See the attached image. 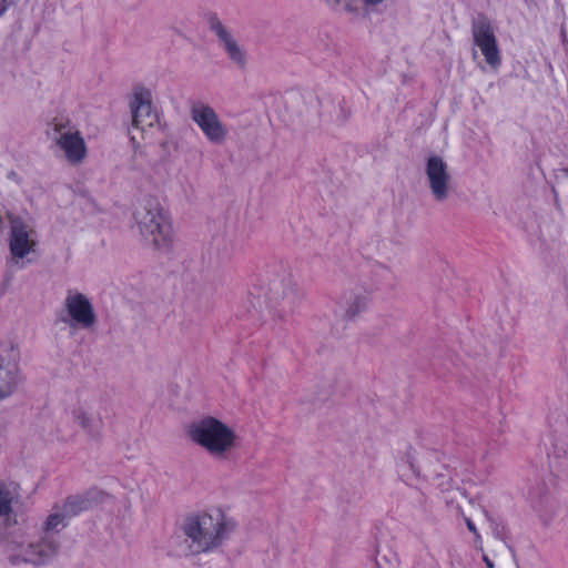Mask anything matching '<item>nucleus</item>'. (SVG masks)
<instances>
[{
    "mask_svg": "<svg viewBox=\"0 0 568 568\" xmlns=\"http://www.w3.org/2000/svg\"><path fill=\"white\" fill-rule=\"evenodd\" d=\"M43 524V536L37 540H27L22 535L12 534L6 538L3 547L7 560L12 566L30 564L43 566L59 552L60 541L54 536L67 526L69 517L55 505Z\"/></svg>",
    "mask_w": 568,
    "mask_h": 568,
    "instance_id": "1",
    "label": "nucleus"
},
{
    "mask_svg": "<svg viewBox=\"0 0 568 568\" xmlns=\"http://www.w3.org/2000/svg\"><path fill=\"white\" fill-rule=\"evenodd\" d=\"M142 237L155 250L168 252L172 247V225L160 202L146 196L134 212Z\"/></svg>",
    "mask_w": 568,
    "mask_h": 568,
    "instance_id": "2",
    "label": "nucleus"
},
{
    "mask_svg": "<svg viewBox=\"0 0 568 568\" xmlns=\"http://www.w3.org/2000/svg\"><path fill=\"white\" fill-rule=\"evenodd\" d=\"M233 529V524L224 519L217 513L214 517L210 514H201L186 519L183 531L191 539L193 554L207 552L217 548Z\"/></svg>",
    "mask_w": 568,
    "mask_h": 568,
    "instance_id": "3",
    "label": "nucleus"
},
{
    "mask_svg": "<svg viewBox=\"0 0 568 568\" xmlns=\"http://www.w3.org/2000/svg\"><path fill=\"white\" fill-rule=\"evenodd\" d=\"M187 435L209 455L224 459L236 447L237 436L232 428L214 417H204L193 422Z\"/></svg>",
    "mask_w": 568,
    "mask_h": 568,
    "instance_id": "4",
    "label": "nucleus"
},
{
    "mask_svg": "<svg viewBox=\"0 0 568 568\" xmlns=\"http://www.w3.org/2000/svg\"><path fill=\"white\" fill-rule=\"evenodd\" d=\"M52 139L63 150L67 160L78 164L87 155V146L79 130L68 119H54L50 124Z\"/></svg>",
    "mask_w": 568,
    "mask_h": 568,
    "instance_id": "5",
    "label": "nucleus"
},
{
    "mask_svg": "<svg viewBox=\"0 0 568 568\" xmlns=\"http://www.w3.org/2000/svg\"><path fill=\"white\" fill-rule=\"evenodd\" d=\"M190 118L210 143L221 145L225 142L229 131L210 104L193 101L190 105Z\"/></svg>",
    "mask_w": 568,
    "mask_h": 568,
    "instance_id": "6",
    "label": "nucleus"
},
{
    "mask_svg": "<svg viewBox=\"0 0 568 568\" xmlns=\"http://www.w3.org/2000/svg\"><path fill=\"white\" fill-rule=\"evenodd\" d=\"M471 36L487 64L497 69L501 64L500 50L491 22L485 14L479 13L473 19Z\"/></svg>",
    "mask_w": 568,
    "mask_h": 568,
    "instance_id": "7",
    "label": "nucleus"
},
{
    "mask_svg": "<svg viewBox=\"0 0 568 568\" xmlns=\"http://www.w3.org/2000/svg\"><path fill=\"white\" fill-rule=\"evenodd\" d=\"M425 175L434 200L446 201L453 192V178L444 159L439 155H430L426 160Z\"/></svg>",
    "mask_w": 568,
    "mask_h": 568,
    "instance_id": "8",
    "label": "nucleus"
},
{
    "mask_svg": "<svg viewBox=\"0 0 568 568\" xmlns=\"http://www.w3.org/2000/svg\"><path fill=\"white\" fill-rule=\"evenodd\" d=\"M64 310L68 317H62L61 321L71 327L89 329L97 323V315L92 303L80 292L68 291L64 300Z\"/></svg>",
    "mask_w": 568,
    "mask_h": 568,
    "instance_id": "9",
    "label": "nucleus"
},
{
    "mask_svg": "<svg viewBox=\"0 0 568 568\" xmlns=\"http://www.w3.org/2000/svg\"><path fill=\"white\" fill-rule=\"evenodd\" d=\"M10 224L9 247L14 257L23 258L36 245L33 227L20 215L8 213Z\"/></svg>",
    "mask_w": 568,
    "mask_h": 568,
    "instance_id": "10",
    "label": "nucleus"
},
{
    "mask_svg": "<svg viewBox=\"0 0 568 568\" xmlns=\"http://www.w3.org/2000/svg\"><path fill=\"white\" fill-rule=\"evenodd\" d=\"M301 298L302 294L291 278L275 281L270 287V302L277 308L280 317L292 313Z\"/></svg>",
    "mask_w": 568,
    "mask_h": 568,
    "instance_id": "11",
    "label": "nucleus"
},
{
    "mask_svg": "<svg viewBox=\"0 0 568 568\" xmlns=\"http://www.w3.org/2000/svg\"><path fill=\"white\" fill-rule=\"evenodd\" d=\"M22 377L18 364L17 354L11 349H4L0 353V400L12 396Z\"/></svg>",
    "mask_w": 568,
    "mask_h": 568,
    "instance_id": "12",
    "label": "nucleus"
},
{
    "mask_svg": "<svg viewBox=\"0 0 568 568\" xmlns=\"http://www.w3.org/2000/svg\"><path fill=\"white\" fill-rule=\"evenodd\" d=\"M209 29L217 37L229 59L239 68L243 69L246 65V54L244 50L237 44L236 40L232 37L231 32L219 19L216 13H209L206 17Z\"/></svg>",
    "mask_w": 568,
    "mask_h": 568,
    "instance_id": "13",
    "label": "nucleus"
},
{
    "mask_svg": "<svg viewBox=\"0 0 568 568\" xmlns=\"http://www.w3.org/2000/svg\"><path fill=\"white\" fill-rule=\"evenodd\" d=\"M132 125L142 131L152 128L158 122V114L152 110L151 93L149 90L139 89L133 93L130 102Z\"/></svg>",
    "mask_w": 568,
    "mask_h": 568,
    "instance_id": "14",
    "label": "nucleus"
},
{
    "mask_svg": "<svg viewBox=\"0 0 568 568\" xmlns=\"http://www.w3.org/2000/svg\"><path fill=\"white\" fill-rule=\"evenodd\" d=\"M72 420L92 440H99L104 426L101 415L89 405L80 404L72 409Z\"/></svg>",
    "mask_w": 568,
    "mask_h": 568,
    "instance_id": "15",
    "label": "nucleus"
},
{
    "mask_svg": "<svg viewBox=\"0 0 568 568\" xmlns=\"http://www.w3.org/2000/svg\"><path fill=\"white\" fill-rule=\"evenodd\" d=\"M106 494L100 489L92 488L83 494L72 495L65 498L62 505H59L65 515L70 518L87 511L94 506L102 504Z\"/></svg>",
    "mask_w": 568,
    "mask_h": 568,
    "instance_id": "16",
    "label": "nucleus"
},
{
    "mask_svg": "<svg viewBox=\"0 0 568 568\" xmlns=\"http://www.w3.org/2000/svg\"><path fill=\"white\" fill-rule=\"evenodd\" d=\"M369 301V293L363 287H356L345 292L339 302V306L343 311L342 317L346 321L355 320L367 311Z\"/></svg>",
    "mask_w": 568,
    "mask_h": 568,
    "instance_id": "17",
    "label": "nucleus"
},
{
    "mask_svg": "<svg viewBox=\"0 0 568 568\" xmlns=\"http://www.w3.org/2000/svg\"><path fill=\"white\" fill-rule=\"evenodd\" d=\"M20 485L14 481H4L0 479V519L6 526L16 523V514L12 504L20 497Z\"/></svg>",
    "mask_w": 568,
    "mask_h": 568,
    "instance_id": "18",
    "label": "nucleus"
},
{
    "mask_svg": "<svg viewBox=\"0 0 568 568\" xmlns=\"http://www.w3.org/2000/svg\"><path fill=\"white\" fill-rule=\"evenodd\" d=\"M484 515L489 523V527L491 529L494 537L506 542V540L508 539V529H507L506 525L501 520L493 517L485 509H484Z\"/></svg>",
    "mask_w": 568,
    "mask_h": 568,
    "instance_id": "19",
    "label": "nucleus"
},
{
    "mask_svg": "<svg viewBox=\"0 0 568 568\" xmlns=\"http://www.w3.org/2000/svg\"><path fill=\"white\" fill-rule=\"evenodd\" d=\"M438 477L443 478V480L438 484L440 489L442 490H449L452 488V480H453L452 475L450 474H448V475L438 474Z\"/></svg>",
    "mask_w": 568,
    "mask_h": 568,
    "instance_id": "20",
    "label": "nucleus"
},
{
    "mask_svg": "<svg viewBox=\"0 0 568 568\" xmlns=\"http://www.w3.org/2000/svg\"><path fill=\"white\" fill-rule=\"evenodd\" d=\"M465 523H466L468 530L474 534L475 538L479 539L480 535H479L474 521L470 518H465Z\"/></svg>",
    "mask_w": 568,
    "mask_h": 568,
    "instance_id": "21",
    "label": "nucleus"
},
{
    "mask_svg": "<svg viewBox=\"0 0 568 568\" xmlns=\"http://www.w3.org/2000/svg\"><path fill=\"white\" fill-rule=\"evenodd\" d=\"M11 4V0H0V17L8 10Z\"/></svg>",
    "mask_w": 568,
    "mask_h": 568,
    "instance_id": "22",
    "label": "nucleus"
},
{
    "mask_svg": "<svg viewBox=\"0 0 568 568\" xmlns=\"http://www.w3.org/2000/svg\"><path fill=\"white\" fill-rule=\"evenodd\" d=\"M483 559H484L487 568H494V562L486 555H484Z\"/></svg>",
    "mask_w": 568,
    "mask_h": 568,
    "instance_id": "23",
    "label": "nucleus"
},
{
    "mask_svg": "<svg viewBox=\"0 0 568 568\" xmlns=\"http://www.w3.org/2000/svg\"><path fill=\"white\" fill-rule=\"evenodd\" d=\"M408 464H409V467L413 470V473L415 475H418L419 473H418L417 468L415 467V464L413 462H410V460L408 462Z\"/></svg>",
    "mask_w": 568,
    "mask_h": 568,
    "instance_id": "24",
    "label": "nucleus"
},
{
    "mask_svg": "<svg viewBox=\"0 0 568 568\" xmlns=\"http://www.w3.org/2000/svg\"><path fill=\"white\" fill-rule=\"evenodd\" d=\"M383 1H384V0H365V2H366L367 4H378V3L383 2Z\"/></svg>",
    "mask_w": 568,
    "mask_h": 568,
    "instance_id": "25",
    "label": "nucleus"
}]
</instances>
